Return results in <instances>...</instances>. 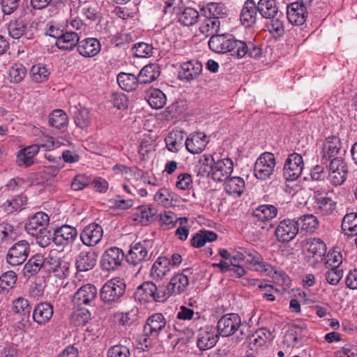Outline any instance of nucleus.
Returning <instances> with one entry per match:
<instances>
[{
    "label": "nucleus",
    "instance_id": "11",
    "mask_svg": "<svg viewBox=\"0 0 357 357\" xmlns=\"http://www.w3.org/2000/svg\"><path fill=\"white\" fill-rule=\"evenodd\" d=\"M167 325L166 319L161 313H155L151 315L144 326V334L146 337L144 342H146L148 337L157 338L163 331Z\"/></svg>",
    "mask_w": 357,
    "mask_h": 357
},
{
    "label": "nucleus",
    "instance_id": "30",
    "mask_svg": "<svg viewBox=\"0 0 357 357\" xmlns=\"http://www.w3.org/2000/svg\"><path fill=\"white\" fill-rule=\"evenodd\" d=\"M79 42L78 34L74 31H66L62 33L58 40H56V45L60 50H73L77 47Z\"/></svg>",
    "mask_w": 357,
    "mask_h": 357
},
{
    "label": "nucleus",
    "instance_id": "38",
    "mask_svg": "<svg viewBox=\"0 0 357 357\" xmlns=\"http://www.w3.org/2000/svg\"><path fill=\"white\" fill-rule=\"evenodd\" d=\"M225 181V190L228 195L240 196L243 192L245 182L242 178L239 176L229 177Z\"/></svg>",
    "mask_w": 357,
    "mask_h": 357
},
{
    "label": "nucleus",
    "instance_id": "31",
    "mask_svg": "<svg viewBox=\"0 0 357 357\" xmlns=\"http://www.w3.org/2000/svg\"><path fill=\"white\" fill-rule=\"evenodd\" d=\"M45 263L44 257L41 255L32 256L25 264L23 268V275L27 278L36 275L43 267Z\"/></svg>",
    "mask_w": 357,
    "mask_h": 357
},
{
    "label": "nucleus",
    "instance_id": "49",
    "mask_svg": "<svg viewBox=\"0 0 357 357\" xmlns=\"http://www.w3.org/2000/svg\"><path fill=\"white\" fill-rule=\"evenodd\" d=\"M301 230L306 232H313L319 225L317 217L313 215H305L300 217L297 220Z\"/></svg>",
    "mask_w": 357,
    "mask_h": 357
},
{
    "label": "nucleus",
    "instance_id": "19",
    "mask_svg": "<svg viewBox=\"0 0 357 357\" xmlns=\"http://www.w3.org/2000/svg\"><path fill=\"white\" fill-rule=\"evenodd\" d=\"M98 295V289L94 284H86L82 286L75 294L73 301L80 306L82 305H92Z\"/></svg>",
    "mask_w": 357,
    "mask_h": 357
},
{
    "label": "nucleus",
    "instance_id": "12",
    "mask_svg": "<svg viewBox=\"0 0 357 357\" xmlns=\"http://www.w3.org/2000/svg\"><path fill=\"white\" fill-rule=\"evenodd\" d=\"M241 318L236 313L223 315L217 324V331L222 337H229L238 332Z\"/></svg>",
    "mask_w": 357,
    "mask_h": 357
},
{
    "label": "nucleus",
    "instance_id": "39",
    "mask_svg": "<svg viewBox=\"0 0 357 357\" xmlns=\"http://www.w3.org/2000/svg\"><path fill=\"white\" fill-rule=\"evenodd\" d=\"M117 82L119 86L127 91H131L135 90L139 80L138 77H136L133 74L120 73L117 76Z\"/></svg>",
    "mask_w": 357,
    "mask_h": 357
},
{
    "label": "nucleus",
    "instance_id": "6",
    "mask_svg": "<svg viewBox=\"0 0 357 357\" xmlns=\"http://www.w3.org/2000/svg\"><path fill=\"white\" fill-rule=\"evenodd\" d=\"M275 167L274 155L269 152L264 153L255 162L254 174L258 179L266 180L273 174Z\"/></svg>",
    "mask_w": 357,
    "mask_h": 357
},
{
    "label": "nucleus",
    "instance_id": "4",
    "mask_svg": "<svg viewBox=\"0 0 357 357\" xmlns=\"http://www.w3.org/2000/svg\"><path fill=\"white\" fill-rule=\"evenodd\" d=\"M166 295L162 286L157 287L152 282H144L136 289L134 297L140 303L149 301L164 302Z\"/></svg>",
    "mask_w": 357,
    "mask_h": 357
},
{
    "label": "nucleus",
    "instance_id": "24",
    "mask_svg": "<svg viewBox=\"0 0 357 357\" xmlns=\"http://www.w3.org/2000/svg\"><path fill=\"white\" fill-rule=\"evenodd\" d=\"M341 142L338 137L332 135L326 139L322 148V160H331L337 157V155L340 152Z\"/></svg>",
    "mask_w": 357,
    "mask_h": 357
},
{
    "label": "nucleus",
    "instance_id": "7",
    "mask_svg": "<svg viewBox=\"0 0 357 357\" xmlns=\"http://www.w3.org/2000/svg\"><path fill=\"white\" fill-rule=\"evenodd\" d=\"M303 167L304 163L301 155L297 153L289 154L284 165V178L289 181L297 180L302 174Z\"/></svg>",
    "mask_w": 357,
    "mask_h": 357
},
{
    "label": "nucleus",
    "instance_id": "1",
    "mask_svg": "<svg viewBox=\"0 0 357 357\" xmlns=\"http://www.w3.org/2000/svg\"><path fill=\"white\" fill-rule=\"evenodd\" d=\"M256 6L260 15L269 20L266 24L268 31L275 38L282 36L284 32L282 14L279 11L275 0H259Z\"/></svg>",
    "mask_w": 357,
    "mask_h": 357
},
{
    "label": "nucleus",
    "instance_id": "3",
    "mask_svg": "<svg viewBox=\"0 0 357 357\" xmlns=\"http://www.w3.org/2000/svg\"><path fill=\"white\" fill-rule=\"evenodd\" d=\"M126 284L120 278H113L103 284L100 298L105 305L113 307L121 302L126 291Z\"/></svg>",
    "mask_w": 357,
    "mask_h": 357
},
{
    "label": "nucleus",
    "instance_id": "58",
    "mask_svg": "<svg viewBox=\"0 0 357 357\" xmlns=\"http://www.w3.org/2000/svg\"><path fill=\"white\" fill-rule=\"evenodd\" d=\"M17 275L13 271H7L0 276V288L8 289L13 288L17 281Z\"/></svg>",
    "mask_w": 357,
    "mask_h": 357
},
{
    "label": "nucleus",
    "instance_id": "16",
    "mask_svg": "<svg viewBox=\"0 0 357 357\" xmlns=\"http://www.w3.org/2000/svg\"><path fill=\"white\" fill-rule=\"evenodd\" d=\"M50 221L49 216L43 211L36 213L30 218L29 222L25 225L26 231L30 235H35L37 232L40 234H47L46 226Z\"/></svg>",
    "mask_w": 357,
    "mask_h": 357
},
{
    "label": "nucleus",
    "instance_id": "32",
    "mask_svg": "<svg viewBox=\"0 0 357 357\" xmlns=\"http://www.w3.org/2000/svg\"><path fill=\"white\" fill-rule=\"evenodd\" d=\"M170 261L167 257H160L154 262L151 270V275L154 279H162L170 271Z\"/></svg>",
    "mask_w": 357,
    "mask_h": 357
},
{
    "label": "nucleus",
    "instance_id": "56",
    "mask_svg": "<svg viewBox=\"0 0 357 357\" xmlns=\"http://www.w3.org/2000/svg\"><path fill=\"white\" fill-rule=\"evenodd\" d=\"M8 30L10 37L18 39L24 35L25 26L22 21H10L8 26Z\"/></svg>",
    "mask_w": 357,
    "mask_h": 357
},
{
    "label": "nucleus",
    "instance_id": "46",
    "mask_svg": "<svg viewBox=\"0 0 357 357\" xmlns=\"http://www.w3.org/2000/svg\"><path fill=\"white\" fill-rule=\"evenodd\" d=\"M307 250L313 257L321 258L326 252V245L320 238L310 239L307 243Z\"/></svg>",
    "mask_w": 357,
    "mask_h": 357
},
{
    "label": "nucleus",
    "instance_id": "60",
    "mask_svg": "<svg viewBox=\"0 0 357 357\" xmlns=\"http://www.w3.org/2000/svg\"><path fill=\"white\" fill-rule=\"evenodd\" d=\"M328 171L348 173V167L342 157H336L331 160Z\"/></svg>",
    "mask_w": 357,
    "mask_h": 357
},
{
    "label": "nucleus",
    "instance_id": "20",
    "mask_svg": "<svg viewBox=\"0 0 357 357\" xmlns=\"http://www.w3.org/2000/svg\"><path fill=\"white\" fill-rule=\"evenodd\" d=\"M158 210L151 205H142L135 208L132 215L135 224L147 225L154 221Z\"/></svg>",
    "mask_w": 357,
    "mask_h": 357
},
{
    "label": "nucleus",
    "instance_id": "9",
    "mask_svg": "<svg viewBox=\"0 0 357 357\" xmlns=\"http://www.w3.org/2000/svg\"><path fill=\"white\" fill-rule=\"evenodd\" d=\"M29 251V243L25 240L20 241L14 243L8 250L6 261L13 266L21 265L27 259Z\"/></svg>",
    "mask_w": 357,
    "mask_h": 357
},
{
    "label": "nucleus",
    "instance_id": "50",
    "mask_svg": "<svg viewBox=\"0 0 357 357\" xmlns=\"http://www.w3.org/2000/svg\"><path fill=\"white\" fill-rule=\"evenodd\" d=\"M185 147L192 154L201 153V135L199 132L191 133L185 139Z\"/></svg>",
    "mask_w": 357,
    "mask_h": 357
},
{
    "label": "nucleus",
    "instance_id": "48",
    "mask_svg": "<svg viewBox=\"0 0 357 357\" xmlns=\"http://www.w3.org/2000/svg\"><path fill=\"white\" fill-rule=\"evenodd\" d=\"M219 29L220 21L215 17H202V34H205L206 37L216 36Z\"/></svg>",
    "mask_w": 357,
    "mask_h": 357
},
{
    "label": "nucleus",
    "instance_id": "62",
    "mask_svg": "<svg viewBox=\"0 0 357 357\" xmlns=\"http://www.w3.org/2000/svg\"><path fill=\"white\" fill-rule=\"evenodd\" d=\"M109 203L112 207L122 210H126L131 208L134 203L131 199H121L120 196L109 200Z\"/></svg>",
    "mask_w": 357,
    "mask_h": 357
},
{
    "label": "nucleus",
    "instance_id": "29",
    "mask_svg": "<svg viewBox=\"0 0 357 357\" xmlns=\"http://www.w3.org/2000/svg\"><path fill=\"white\" fill-rule=\"evenodd\" d=\"M201 73V64L195 65L191 61L183 63L181 66L178 77L183 81L190 82L197 78Z\"/></svg>",
    "mask_w": 357,
    "mask_h": 357
},
{
    "label": "nucleus",
    "instance_id": "22",
    "mask_svg": "<svg viewBox=\"0 0 357 357\" xmlns=\"http://www.w3.org/2000/svg\"><path fill=\"white\" fill-rule=\"evenodd\" d=\"M98 255L95 251H82L76 257L75 266L77 271L86 272L92 270L96 265Z\"/></svg>",
    "mask_w": 357,
    "mask_h": 357
},
{
    "label": "nucleus",
    "instance_id": "47",
    "mask_svg": "<svg viewBox=\"0 0 357 357\" xmlns=\"http://www.w3.org/2000/svg\"><path fill=\"white\" fill-rule=\"evenodd\" d=\"M118 320L119 325L127 326H130L139 318V310L137 307H133L126 312H116L114 314Z\"/></svg>",
    "mask_w": 357,
    "mask_h": 357
},
{
    "label": "nucleus",
    "instance_id": "52",
    "mask_svg": "<svg viewBox=\"0 0 357 357\" xmlns=\"http://www.w3.org/2000/svg\"><path fill=\"white\" fill-rule=\"evenodd\" d=\"M199 17L198 11L192 8H186L179 17V21L185 26H192L197 22Z\"/></svg>",
    "mask_w": 357,
    "mask_h": 357
},
{
    "label": "nucleus",
    "instance_id": "17",
    "mask_svg": "<svg viewBox=\"0 0 357 357\" xmlns=\"http://www.w3.org/2000/svg\"><path fill=\"white\" fill-rule=\"evenodd\" d=\"M245 264L250 266L257 271L264 273L266 275L271 274L273 267L265 262L259 253L251 249H245Z\"/></svg>",
    "mask_w": 357,
    "mask_h": 357
},
{
    "label": "nucleus",
    "instance_id": "5",
    "mask_svg": "<svg viewBox=\"0 0 357 357\" xmlns=\"http://www.w3.org/2000/svg\"><path fill=\"white\" fill-rule=\"evenodd\" d=\"M238 40L229 33L211 36L208 43L210 50L216 53H227L236 57Z\"/></svg>",
    "mask_w": 357,
    "mask_h": 357
},
{
    "label": "nucleus",
    "instance_id": "43",
    "mask_svg": "<svg viewBox=\"0 0 357 357\" xmlns=\"http://www.w3.org/2000/svg\"><path fill=\"white\" fill-rule=\"evenodd\" d=\"M50 72L49 69L42 63L33 65L30 70V76L34 82L42 83L49 79Z\"/></svg>",
    "mask_w": 357,
    "mask_h": 357
},
{
    "label": "nucleus",
    "instance_id": "35",
    "mask_svg": "<svg viewBox=\"0 0 357 357\" xmlns=\"http://www.w3.org/2000/svg\"><path fill=\"white\" fill-rule=\"evenodd\" d=\"M18 236V231L12 224L7 221L0 223V241L2 243H10Z\"/></svg>",
    "mask_w": 357,
    "mask_h": 357
},
{
    "label": "nucleus",
    "instance_id": "34",
    "mask_svg": "<svg viewBox=\"0 0 357 357\" xmlns=\"http://www.w3.org/2000/svg\"><path fill=\"white\" fill-rule=\"evenodd\" d=\"M184 132L181 130H172L165 137V143L167 149L172 152H177L183 144Z\"/></svg>",
    "mask_w": 357,
    "mask_h": 357
},
{
    "label": "nucleus",
    "instance_id": "14",
    "mask_svg": "<svg viewBox=\"0 0 357 357\" xmlns=\"http://www.w3.org/2000/svg\"><path fill=\"white\" fill-rule=\"evenodd\" d=\"M299 231V223L295 220H283L278 225L275 234L278 241L289 243L293 240Z\"/></svg>",
    "mask_w": 357,
    "mask_h": 357
},
{
    "label": "nucleus",
    "instance_id": "51",
    "mask_svg": "<svg viewBox=\"0 0 357 357\" xmlns=\"http://www.w3.org/2000/svg\"><path fill=\"white\" fill-rule=\"evenodd\" d=\"M302 328L295 326L289 329L284 337V343L288 347H294L301 340Z\"/></svg>",
    "mask_w": 357,
    "mask_h": 357
},
{
    "label": "nucleus",
    "instance_id": "18",
    "mask_svg": "<svg viewBox=\"0 0 357 357\" xmlns=\"http://www.w3.org/2000/svg\"><path fill=\"white\" fill-rule=\"evenodd\" d=\"M102 234V227L98 224L91 223L83 229L80 234V239L85 245L92 247L100 241Z\"/></svg>",
    "mask_w": 357,
    "mask_h": 357
},
{
    "label": "nucleus",
    "instance_id": "33",
    "mask_svg": "<svg viewBox=\"0 0 357 357\" xmlns=\"http://www.w3.org/2000/svg\"><path fill=\"white\" fill-rule=\"evenodd\" d=\"M160 74V68L157 64L151 63L145 66L139 72L138 78L140 84H148L156 79Z\"/></svg>",
    "mask_w": 357,
    "mask_h": 357
},
{
    "label": "nucleus",
    "instance_id": "25",
    "mask_svg": "<svg viewBox=\"0 0 357 357\" xmlns=\"http://www.w3.org/2000/svg\"><path fill=\"white\" fill-rule=\"evenodd\" d=\"M287 17L289 22L295 25H302L305 22L306 8L303 3L294 2L287 8Z\"/></svg>",
    "mask_w": 357,
    "mask_h": 357
},
{
    "label": "nucleus",
    "instance_id": "42",
    "mask_svg": "<svg viewBox=\"0 0 357 357\" xmlns=\"http://www.w3.org/2000/svg\"><path fill=\"white\" fill-rule=\"evenodd\" d=\"M342 231L348 236L357 234V213H350L344 215L341 225Z\"/></svg>",
    "mask_w": 357,
    "mask_h": 357
},
{
    "label": "nucleus",
    "instance_id": "40",
    "mask_svg": "<svg viewBox=\"0 0 357 357\" xmlns=\"http://www.w3.org/2000/svg\"><path fill=\"white\" fill-rule=\"evenodd\" d=\"M147 102L152 108L160 109L166 104V96L158 89H151L147 92Z\"/></svg>",
    "mask_w": 357,
    "mask_h": 357
},
{
    "label": "nucleus",
    "instance_id": "21",
    "mask_svg": "<svg viewBox=\"0 0 357 357\" xmlns=\"http://www.w3.org/2000/svg\"><path fill=\"white\" fill-rule=\"evenodd\" d=\"M262 55L261 47L252 41L238 40L236 57L243 59L245 56L254 59H259Z\"/></svg>",
    "mask_w": 357,
    "mask_h": 357
},
{
    "label": "nucleus",
    "instance_id": "57",
    "mask_svg": "<svg viewBox=\"0 0 357 357\" xmlns=\"http://www.w3.org/2000/svg\"><path fill=\"white\" fill-rule=\"evenodd\" d=\"M26 68L22 64H14L9 70L10 81L14 83L20 82L26 75Z\"/></svg>",
    "mask_w": 357,
    "mask_h": 357
},
{
    "label": "nucleus",
    "instance_id": "28",
    "mask_svg": "<svg viewBox=\"0 0 357 357\" xmlns=\"http://www.w3.org/2000/svg\"><path fill=\"white\" fill-rule=\"evenodd\" d=\"M52 305L46 302L38 303L33 312V319L40 325L47 323L53 315Z\"/></svg>",
    "mask_w": 357,
    "mask_h": 357
},
{
    "label": "nucleus",
    "instance_id": "55",
    "mask_svg": "<svg viewBox=\"0 0 357 357\" xmlns=\"http://www.w3.org/2000/svg\"><path fill=\"white\" fill-rule=\"evenodd\" d=\"M91 121L89 111L86 108H82L75 114V122L82 129L87 128Z\"/></svg>",
    "mask_w": 357,
    "mask_h": 357
},
{
    "label": "nucleus",
    "instance_id": "15",
    "mask_svg": "<svg viewBox=\"0 0 357 357\" xmlns=\"http://www.w3.org/2000/svg\"><path fill=\"white\" fill-rule=\"evenodd\" d=\"M189 284L188 277L183 273L173 276L167 286H162L166 295V300L171 296L179 295L185 291Z\"/></svg>",
    "mask_w": 357,
    "mask_h": 357
},
{
    "label": "nucleus",
    "instance_id": "54",
    "mask_svg": "<svg viewBox=\"0 0 357 357\" xmlns=\"http://www.w3.org/2000/svg\"><path fill=\"white\" fill-rule=\"evenodd\" d=\"M31 307L27 299L19 297L13 302V311L16 314H21L29 317Z\"/></svg>",
    "mask_w": 357,
    "mask_h": 357
},
{
    "label": "nucleus",
    "instance_id": "36",
    "mask_svg": "<svg viewBox=\"0 0 357 357\" xmlns=\"http://www.w3.org/2000/svg\"><path fill=\"white\" fill-rule=\"evenodd\" d=\"M336 203L327 197H320L316 199L315 209L318 214L328 216L335 211Z\"/></svg>",
    "mask_w": 357,
    "mask_h": 357
},
{
    "label": "nucleus",
    "instance_id": "2",
    "mask_svg": "<svg viewBox=\"0 0 357 357\" xmlns=\"http://www.w3.org/2000/svg\"><path fill=\"white\" fill-rule=\"evenodd\" d=\"M202 160V177L211 178L214 181H225L231 175L234 169L233 161L224 158L215 161L211 153L204 154Z\"/></svg>",
    "mask_w": 357,
    "mask_h": 357
},
{
    "label": "nucleus",
    "instance_id": "59",
    "mask_svg": "<svg viewBox=\"0 0 357 357\" xmlns=\"http://www.w3.org/2000/svg\"><path fill=\"white\" fill-rule=\"evenodd\" d=\"M107 357H130V351L127 347L116 344L108 349Z\"/></svg>",
    "mask_w": 357,
    "mask_h": 357
},
{
    "label": "nucleus",
    "instance_id": "45",
    "mask_svg": "<svg viewBox=\"0 0 357 357\" xmlns=\"http://www.w3.org/2000/svg\"><path fill=\"white\" fill-rule=\"evenodd\" d=\"M218 335L217 328L206 326L202 335V351L213 347L218 340Z\"/></svg>",
    "mask_w": 357,
    "mask_h": 357
},
{
    "label": "nucleus",
    "instance_id": "41",
    "mask_svg": "<svg viewBox=\"0 0 357 357\" xmlns=\"http://www.w3.org/2000/svg\"><path fill=\"white\" fill-rule=\"evenodd\" d=\"M49 123L56 129H64L68 126V117L62 109H55L50 115Z\"/></svg>",
    "mask_w": 357,
    "mask_h": 357
},
{
    "label": "nucleus",
    "instance_id": "44",
    "mask_svg": "<svg viewBox=\"0 0 357 357\" xmlns=\"http://www.w3.org/2000/svg\"><path fill=\"white\" fill-rule=\"evenodd\" d=\"M278 210L273 205H261L257 208L252 215L260 221L269 220L277 215Z\"/></svg>",
    "mask_w": 357,
    "mask_h": 357
},
{
    "label": "nucleus",
    "instance_id": "13",
    "mask_svg": "<svg viewBox=\"0 0 357 357\" xmlns=\"http://www.w3.org/2000/svg\"><path fill=\"white\" fill-rule=\"evenodd\" d=\"M77 234V230L75 227L63 225L54 229L52 242L57 246H69L75 242Z\"/></svg>",
    "mask_w": 357,
    "mask_h": 357
},
{
    "label": "nucleus",
    "instance_id": "10",
    "mask_svg": "<svg viewBox=\"0 0 357 357\" xmlns=\"http://www.w3.org/2000/svg\"><path fill=\"white\" fill-rule=\"evenodd\" d=\"M124 258L125 255L121 249L111 247L103 252L100 266L104 271H114L121 266Z\"/></svg>",
    "mask_w": 357,
    "mask_h": 357
},
{
    "label": "nucleus",
    "instance_id": "23",
    "mask_svg": "<svg viewBox=\"0 0 357 357\" xmlns=\"http://www.w3.org/2000/svg\"><path fill=\"white\" fill-rule=\"evenodd\" d=\"M257 9L254 0H246L240 13V21L245 27L253 26L257 19Z\"/></svg>",
    "mask_w": 357,
    "mask_h": 357
},
{
    "label": "nucleus",
    "instance_id": "61",
    "mask_svg": "<svg viewBox=\"0 0 357 357\" xmlns=\"http://www.w3.org/2000/svg\"><path fill=\"white\" fill-rule=\"evenodd\" d=\"M160 220L162 225L167 226V228L169 229L176 225L178 218L174 213L172 211H165L164 213H160Z\"/></svg>",
    "mask_w": 357,
    "mask_h": 357
},
{
    "label": "nucleus",
    "instance_id": "53",
    "mask_svg": "<svg viewBox=\"0 0 357 357\" xmlns=\"http://www.w3.org/2000/svg\"><path fill=\"white\" fill-rule=\"evenodd\" d=\"M153 47L151 45L139 42L134 45L132 48L133 54L138 58H147L152 56Z\"/></svg>",
    "mask_w": 357,
    "mask_h": 357
},
{
    "label": "nucleus",
    "instance_id": "8",
    "mask_svg": "<svg viewBox=\"0 0 357 357\" xmlns=\"http://www.w3.org/2000/svg\"><path fill=\"white\" fill-rule=\"evenodd\" d=\"M152 246L151 240H144L130 245L125 258L129 264L137 266L148 258L149 249Z\"/></svg>",
    "mask_w": 357,
    "mask_h": 357
},
{
    "label": "nucleus",
    "instance_id": "37",
    "mask_svg": "<svg viewBox=\"0 0 357 357\" xmlns=\"http://www.w3.org/2000/svg\"><path fill=\"white\" fill-rule=\"evenodd\" d=\"M226 15V8L222 3H208L206 6H202V17L211 19L215 17L218 20L223 17Z\"/></svg>",
    "mask_w": 357,
    "mask_h": 357
},
{
    "label": "nucleus",
    "instance_id": "64",
    "mask_svg": "<svg viewBox=\"0 0 357 357\" xmlns=\"http://www.w3.org/2000/svg\"><path fill=\"white\" fill-rule=\"evenodd\" d=\"M171 199V193L167 188L160 189L154 195L155 201L164 206L170 204Z\"/></svg>",
    "mask_w": 357,
    "mask_h": 357
},
{
    "label": "nucleus",
    "instance_id": "26",
    "mask_svg": "<svg viewBox=\"0 0 357 357\" xmlns=\"http://www.w3.org/2000/svg\"><path fill=\"white\" fill-rule=\"evenodd\" d=\"M40 146L32 144L17 152L16 162L20 167H28L34 164L36 155L38 153Z\"/></svg>",
    "mask_w": 357,
    "mask_h": 357
},
{
    "label": "nucleus",
    "instance_id": "27",
    "mask_svg": "<svg viewBox=\"0 0 357 357\" xmlns=\"http://www.w3.org/2000/svg\"><path fill=\"white\" fill-rule=\"evenodd\" d=\"M101 50L99 40L95 38H87L79 40L77 51L84 57H93L97 55Z\"/></svg>",
    "mask_w": 357,
    "mask_h": 357
},
{
    "label": "nucleus",
    "instance_id": "63",
    "mask_svg": "<svg viewBox=\"0 0 357 357\" xmlns=\"http://www.w3.org/2000/svg\"><path fill=\"white\" fill-rule=\"evenodd\" d=\"M342 276L343 273L342 270L332 268H331V269L325 274L326 281L331 285L337 284Z\"/></svg>",
    "mask_w": 357,
    "mask_h": 357
}]
</instances>
